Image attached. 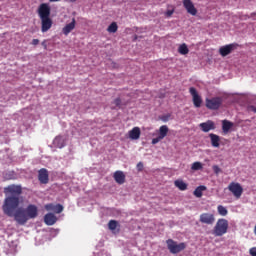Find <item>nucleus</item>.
<instances>
[{"label": "nucleus", "instance_id": "obj_1", "mask_svg": "<svg viewBox=\"0 0 256 256\" xmlns=\"http://www.w3.org/2000/svg\"><path fill=\"white\" fill-rule=\"evenodd\" d=\"M38 15L41 21L42 33H47L53 27V20L51 19V6L47 3H42L38 7Z\"/></svg>", "mask_w": 256, "mask_h": 256}, {"label": "nucleus", "instance_id": "obj_2", "mask_svg": "<svg viewBox=\"0 0 256 256\" xmlns=\"http://www.w3.org/2000/svg\"><path fill=\"white\" fill-rule=\"evenodd\" d=\"M19 203H21V198L19 196L6 197L3 205V211L5 215H8V217H13V213H15V209L19 207Z\"/></svg>", "mask_w": 256, "mask_h": 256}, {"label": "nucleus", "instance_id": "obj_3", "mask_svg": "<svg viewBox=\"0 0 256 256\" xmlns=\"http://www.w3.org/2000/svg\"><path fill=\"white\" fill-rule=\"evenodd\" d=\"M228 229L229 221H227V219L225 218H220L218 219L216 225L214 226L213 235H215V237H223V235L227 233Z\"/></svg>", "mask_w": 256, "mask_h": 256}, {"label": "nucleus", "instance_id": "obj_4", "mask_svg": "<svg viewBox=\"0 0 256 256\" xmlns=\"http://www.w3.org/2000/svg\"><path fill=\"white\" fill-rule=\"evenodd\" d=\"M166 244H167V249L170 251V253H172V255H177V253H181V251H185V249L187 248V245L185 244V242L178 244L173 239H168L166 241Z\"/></svg>", "mask_w": 256, "mask_h": 256}, {"label": "nucleus", "instance_id": "obj_5", "mask_svg": "<svg viewBox=\"0 0 256 256\" xmlns=\"http://www.w3.org/2000/svg\"><path fill=\"white\" fill-rule=\"evenodd\" d=\"M12 217L19 225H25L29 218L27 217V212H25L24 208H18L15 213H13Z\"/></svg>", "mask_w": 256, "mask_h": 256}, {"label": "nucleus", "instance_id": "obj_6", "mask_svg": "<svg viewBox=\"0 0 256 256\" xmlns=\"http://www.w3.org/2000/svg\"><path fill=\"white\" fill-rule=\"evenodd\" d=\"M223 105V98L221 97H214V98H207L206 99V107L211 111H217Z\"/></svg>", "mask_w": 256, "mask_h": 256}, {"label": "nucleus", "instance_id": "obj_7", "mask_svg": "<svg viewBox=\"0 0 256 256\" xmlns=\"http://www.w3.org/2000/svg\"><path fill=\"white\" fill-rule=\"evenodd\" d=\"M4 193L10 197H19L23 193V188L19 185L12 184L4 188Z\"/></svg>", "mask_w": 256, "mask_h": 256}, {"label": "nucleus", "instance_id": "obj_8", "mask_svg": "<svg viewBox=\"0 0 256 256\" xmlns=\"http://www.w3.org/2000/svg\"><path fill=\"white\" fill-rule=\"evenodd\" d=\"M229 191L236 197V199H241L243 195V186L236 182H231L228 186Z\"/></svg>", "mask_w": 256, "mask_h": 256}, {"label": "nucleus", "instance_id": "obj_9", "mask_svg": "<svg viewBox=\"0 0 256 256\" xmlns=\"http://www.w3.org/2000/svg\"><path fill=\"white\" fill-rule=\"evenodd\" d=\"M189 93L192 96L194 107L199 109L203 103V99L200 97L199 93H197V89H195V87H190Z\"/></svg>", "mask_w": 256, "mask_h": 256}, {"label": "nucleus", "instance_id": "obj_10", "mask_svg": "<svg viewBox=\"0 0 256 256\" xmlns=\"http://www.w3.org/2000/svg\"><path fill=\"white\" fill-rule=\"evenodd\" d=\"M199 127L201 131H203V133H209V131H215V129H217L215 122L212 120H208L206 122L200 123Z\"/></svg>", "mask_w": 256, "mask_h": 256}, {"label": "nucleus", "instance_id": "obj_11", "mask_svg": "<svg viewBox=\"0 0 256 256\" xmlns=\"http://www.w3.org/2000/svg\"><path fill=\"white\" fill-rule=\"evenodd\" d=\"M235 49H237V44H228L220 47L219 53L222 57H227V55H231Z\"/></svg>", "mask_w": 256, "mask_h": 256}, {"label": "nucleus", "instance_id": "obj_12", "mask_svg": "<svg viewBox=\"0 0 256 256\" xmlns=\"http://www.w3.org/2000/svg\"><path fill=\"white\" fill-rule=\"evenodd\" d=\"M208 137L210 139L211 146L214 147L215 149H219L221 145H225V143L221 142V136L217 134L210 133Z\"/></svg>", "mask_w": 256, "mask_h": 256}, {"label": "nucleus", "instance_id": "obj_13", "mask_svg": "<svg viewBox=\"0 0 256 256\" xmlns=\"http://www.w3.org/2000/svg\"><path fill=\"white\" fill-rule=\"evenodd\" d=\"M183 7L186 9V11H187V13H189V15H192L193 17H195V15H197V8H195L193 1L183 0Z\"/></svg>", "mask_w": 256, "mask_h": 256}, {"label": "nucleus", "instance_id": "obj_14", "mask_svg": "<svg viewBox=\"0 0 256 256\" xmlns=\"http://www.w3.org/2000/svg\"><path fill=\"white\" fill-rule=\"evenodd\" d=\"M200 223L205 225H213L215 223V215L211 213H202L200 215Z\"/></svg>", "mask_w": 256, "mask_h": 256}, {"label": "nucleus", "instance_id": "obj_15", "mask_svg": "<svg viewBox=\"0 0 256 256\" xmlns=\"http://www.w3.org/2000/svg\"><path fill=\"white\" fill-rule=\"evenodd\" d=\"M38 181L42 183V185L49 183V171H47V169L41 168L38 171Z\"/></svg>", "mask_w": 256, "mask_h": 256}, {"label": "nucleus", "instance_id": "obj_16", "mask_svg": "<svg viewBox=\"0 0 256 256\" xmlns=\"http://www.w3.org/2000/svg\"><path fill=\"white\" fill-rule=\"evenodd\" d=\"M24 211L26 212L28 219H35L37 215H39L37 206L33 204L28 205Z\"/></svg>", "mask_w": 256, "mask_h": 256}, {"label": "nucleus", "instance_id": "obj_17", "mask_svg": "<svg viewBox=\"0 0 256 256\" xmlns=\"http://www.w3.org/2000/svg\"><path fill=\"white\" fill-rule=\"evenodd\" d=\"M76 25H77V21L75 20V18H72V21L70 23L66 24L62 28L63 35H65L67 37V35H69V33H71V31H73L75 29Z\"/></svg>", "mask_w": 256, "mask_h": 256}, {"label": "nucleus", "instance_id": "obj_18", "mask_svg": "<svg viewBox=\"0 0 256 256\" xmlns=\"http://www.w3.org/2000/svg\"><path fill=\"white\" fill-rule=\"evenodd\" d=\"M129 139L132 141H137L138 139L141 138V128L139 127H134L128 132Z\"/></svg>", "mask_w": 256, "mask_h": 256}, {"label": "nucleus", "instance_id": "obj_19", "mask_svg": "<svg viewBox=\"0 0 256 256\" xmlns=\"http://www.w3.org/2000/svg\"><path fill=\"white\" fill-rule=\"evenodd\" d=\"M114 180L118 183V185H123L125 183V173L121 170H117L114 172Z\"/></svg>", "mask_w": 256, "mask_h": 256}, {"label": "nucleus", "instance_id": "obj_20", "mask_svg": "<svg viewBox=\"0 0 256 256\" xmlns=\"http://www.w3.org/2000/svg\"><path fill=\"white\" fill-rule=\"evenodd\" d=\"M46 211H53L54 213H63V205L61 204H47L45 206Z\"/></svg>", "mask_w": 256, "mask_h": 256}, {"label": "nucleus", "instance_id": "obj_21", "mask_svg": "<svg viewBox=\"0 0 256 256\" xmlns=\"http://www.w3.org/2000/svg\"><path fill=\"white\" fill-rule=\"evenodd\" d=\"M44 222L46 225H55L57 223V216L53 213H48L44 216Z\"/></svg>", "mask_w": 256, "mask_h": 256}, {"label": "nucleus", "instance_id": "obj_22", "mask_svg": "<svg viewBox=\"0 0 256 256\" xmlns=\"http://www.w3.org/2000/svg\"><path fill=\"white\" fill-rule=\"evenodd\" d=\"M53 144L55 145V147H58V149H63V147H65V139L63 138V136H56Z\"/></svg>", "mask_w": 256, "mask_h": 256}, {"label": "nucleus", "instance_id": "obj_23", "mask_svg": "<svg viewBox=\"0 0 256 256\" xmlns=\"http://www.w3.org/2000/svg\"><path fill=\"white\" fill-rule=\"evenodd\" d=\"M174 185L180 191H187L188 185H187V183H185V181H183L181 179H178V180L174 181Z\"/></svg>", "mask_w": 256, "mask_h": 256}, {"label": "nucleus", "instance_id": "obj_24", "mask_svg": "<svg viewBox=\"0 0 256 256\" xmlns=\"http://www.w3.org/2000/svg\"><path fill=\"white\" fill-rule=\"evenodd\" d=\"M231 127H233V122L229 120H223L222 121V131L223 133H227L228 131H231Z\"/></svg>", "mask_w": 256, "mask_h": 256}, {"label": "nucleus", "instance_id": "obj_25", "mask_svg": "<svg viewBox=\"0 0 256 256\" xmlns=\"http://www.w3.org/2000/svg\"><path fill=\"white\" fill-rule=\"evenodd\" d=\"M203 191H207V187L206 186H198L194 192H193V195L195 197H198V198H201L203 197Z\"/></svg>", "mask_w": 256, "mask_h": 256}, {"label": "nucleus", "instance_id": "obj_26", "mask_svg": "<svg viewBox=\"0 0 256 256\" xmlns=\"http://www.w3.org/2000/svg\"><path fill=\"white\" fill-rule=\"evenodd\" d=\"M167 133H169V127L167 125H162L160 128H159V135L158 137H160V139H163Z\"/></svg>", "mask_w": 256, "mask_h": 256}, {"label": "nucleus", "instance_id": "obj_27", "mask_svg": "<svg viewBox=\"0 0 256 256\" xmlns=\"http://www.w3.org/2000/svg\"><path fill=\"white\" fill-rule=\"evenodd\" d=\"M178 53H180V55H188L189 48L187 47V44H181L178 48Z\"/></svg>", "mask_w": 256, "mask_h": 256}, {"label": "nucleus", "instance_id": "obj_28", "mask_svg": "<svg viewBox=\"0 0 256 256\" xmlns=\"http://www.w3.org/2000/svg\"><path fill=\"white\" fill-rule=\"evenodd\" d=\"M117 29H119V26H117V23L116 22H112L108 26L107 31H108V33H117Z\"/></svg>", "mask_w": 256, "mask_h": 256}, {"label": "nucleus", "instance_id": "obj_29", "mask_svg": "<svg viewBox=\"0 0 256 256\" xmlns=\"http://www.w3.org/2000/svg\"><path fill=\"white\" fill-rule=\"evenodd\" d=\"M217 211H218L219 215H221L222 217H225L227 215V213H229L227 208H225L223 205H219L217 207Z\"/></svg>", "mask_w": 256, "mask_h": 256}, {"label": "nucleus", "instance_id": "obj_30", "mask_svg": "<svg viewBox=\"0 0 256 256\" xmlns=\"http://www.w3.org/2000/svg\"><path fill=\"white\" fill-rule=\"evenodd\" d=\"M192 171H201L203 164L201 162H194L191 166Z\"/></svg>", "mask_w": 256, "mask_h": 256}, {"label": "nucleus", "instance_id": "obj_31", "mask_svg": "<svg viewBox=\"0 0 256 256\" xmlns=\"http://www.w3.org/2000/svg\"><path fill=\"white\" fill-rule=\"evenodd\" d=\"M117 225H119L117 220H110L108 223V229H110V231H115V229H117Z\"/></svg>", "mask_w": 256, "mask_h": 256}, {"label": "nucleus", "instance_id": "obj_32", "mask_svg": "<svg viewBox=\"0 0 256 256\" xmlns=\"http://www.w3.org/2000/svg\"><path fill=\"white\" fill-rule=\"evenodd\" d=\"M159 141H163V139L160 136L153 138L152 145H157V143H159Z\"/></svg>", "mask_w": 256, "mask_h": 256}, {"label": "nucleus", "instance_id": "obj_33", "mask_svg": "<svg viewBox=\"0 0 256 256\" xmlns=\"http://www.w3.org/2000/svg\"><path fill=\"white\" fill-rule=\"evenodd\" d=\"M212 169L216 175H219V173H221V168H219V166L217 165H214Z\"/></svg>", "mask_w": 256, "mask_h": 256}, {"label": "nucleus", "instance_id": "obj_34", "mask_svg": "<svg viewBox=\"0 0 256 256\" xmlns=\"http://www.w3.org/2000/svg\"><path fill=\"white\" fill-rule=\"evenodd\" d=\"M251 256H256V247H253L249 250Z\"/></svg>", "mask_w": 256, "mask_h": 256}, {"label": "nucleus", "instance_id": "obj_35", "mask_svg": "<svg viewBox=\"0 0 256 256\" xmlns=\"http://www.w3.org/2000/svg\"><path fill=\"white\" fill-rule=\"evenodd\" d=\"M114 104L116 105V107H119V105H121V98H116L114 100Z\"/></svg>", "mask_w": 256, "mask_h": 256}, {"label": "nucleus", "instance_id": "obj_36", "mask_svg": "<svg viewBox=\"0 0 256 256\" xmlns=\"http://www.w3.org/2000/svg\"><path fill=\"white\" fill-rule=\"evenodd\" d=\"M137 169H138V171H143V162H139L137 164Z\"/></svg>", "mask_w": 256, "mask_h": 256}, {"label": "nucleus", "instance_id": "obj_37", "mask_svg": "<svg viewBox=\"0 0 256 256\" xmlns=\"http://www.w3.org/2000/svg\"><path fill=\"white\" fill-rule=\"evenodd\" d=\"M173 13H174L173 10H168V11L166 12V15H167V17H171V15H173Z\"/></svg>", "mask_w": 256, "mask_h": 256}, {"label": "nucleus", "instance_id": "obj_38", "mask_svg": "<svg viewBox=\"0 0 256 256\" xmlns=\"http://www.w3.org/2000/svg\"><path fill=\"white\" fill-rule=\"evenodd\" d=\"M162 121H164V122L169 121V115L163 116Z\"/></svg>", "mask_w": 256, "mask_h": 256}, {"label": "nucleus", "instance_id": "obj_39", "mask_svg": "<svg viewBox=\"0 0 256 256\" xmlns=\"http://www.w3.org/2000/svg\"><path fill=\"white\" fill-rule=\"evenodd\" d=\"M39 43V39H33L32 40V45H37Z\"/></svg>", "mask_w": 256, "mask_h": 256}, {"label": "nucleus", "instance_id": "obj_40", "mask_svg": "<svg viewBox=\"0 0 256 256\" xmlns=\"http://www.w3.org/2000/svg\"><path fill=\"white\" fill-rule=\"evenodd\" d=\"M42 47H44V49H47V40H44L42 42Z\"/></svg>", "mask_w": 256, "mask_h": 256}, {"label": "nucleus", "instance_id": "obj_41", "mask_svg": "<svg viewBox=\"0 0 256 256\" xmlns=\"http://www.w3.org/2000/svg\"><path fill=\"white\" fill-rule=\"evenodd\" d=\"M251 111H253L254 113H256V107L255 106H250Z\"/></svg>", "mask_w": 256, "mask_h": 256}, {"label": "nucleus", "instance_id": "obj_42", "mask_svg": "<svg viewBox=\"0 0 256 256\" xmlns=\"http://www.w3.org/2000/svg\"><path fill=\"white\" fill-rule=\"evenodd\" d=\"M50 3H57V1H61V0H49Z\"/></svg>", "mask_w": 256, "mask_h": 256}, {"label": "nucleus", "instance_id": "obj_43", "mask_svg": "<svg viewBox=\"0 0 256 256\" xmlns=\"http://www.w3.org/2000/svg\"><path fill=\"white\" fill-rule=\"evenodd\" d=\"M75 1H77V0H70L71 3H75Z\"/></svg>", "mask_w": 256, "mask_h": 256}, {"label": "nucleus", "instance_id": "obj_44", "mask_svg": "<svg viewBox=\"0 0 256 256\" xmlns=\"http://www.w3.org/2000/svg\"><path fill=\"white\" fill-rule=\"evenodd\" d=\"M224 141H228L227 139H224Z\"/></svg>", "mask_w": 256, "mask_h": 256}]
</instances>
